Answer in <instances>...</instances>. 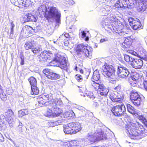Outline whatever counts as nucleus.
<instances>
[{"instance_id": "nucleus-18", "label": "nucleus", "mask_w": 147, "mask_h": 147, "mask_svg": "<svg viewBox=\"0 0 147 147\" xmlns=\"http://www.w3.org/2000/svg\"><path fill=\"white\" fill-rule=\"evenodd\" d=\"M33 30H34V29L32 27L26 25L23 28L21 32H23L24 34L28 35L32 34Z\"/></svg>"}, {"instance_id": "nucleus-10", "label": "nucleus", "mask_w": 147, "mask_h": 147, "mask_svg": "<svg viewBox=\"0 0 147 147\" xmlns=\"http://www.w3.org/2000/svg\"><path fill=\"white\" fill-rule=\"evenodd\" d=\"M42 72L46 77L51 80H57L60 77L59 75L51 71L50 69H44Z\"/></svg>"}, {"instance_id": "nucleus-9", "label": "nucleus", "mask_w": 147, "mask_h": 147, "mask_svg": "<svg viewBox=\"0 0 147 147\" xmlns=\"http://www.w3.org/2000/svg\"><path fill=\"white\" fill-rule=\"evenodd\" d=\"M44 96L45 97L47 103H49L52 102L51 105L55 104V105H59L62 103L61 101L57 98H54L53 94L51 93L47 94L46 93L43 94Z\"/></svg>"}, {"instance_id": "nucleus-55", "label": "nucleus", "mask_w": 147, "mask_h": 147, "mask_svg": "<svg viewBox=\"0 0 147 147\" xmlns=\"http://www.w3.org/2000/svg\"><path fill=\"white\" fill-rule=\"evenodd\" d=\"M82 36L83 38H84L86 36V34L84 31H82L81 32Z\"/></svg>"}, {"instance_id": "nucleus-36", "label": "nucleus", "mask_w": 147, "mask_h": 147, "mask_svg": "<svg viewBox=\"0 0 147 147\" xmlns=\"http://www.w3.org/2000/svg\"><path fill=\"white\" fill-rule=\"evenodd\" d=\"M142 101L141 97L131 100V102L136 106H138L140 105Z\"/></svg>"}, {"instance_id": "nucleus-20", "label": "nucleus", "mask_w": 147, "mask_h": 147, "mask_svg": "<svg viewBox=\"0 0 147 147\" xmlns=\"http://www.w3.org/2000/svg\"><path fill=\"white\" fill-rule=\"evenodd\" d=\"M100 88L98 90L100 94L102 96H106L109 92V89L106 88L103 84H100Z\"/></svg>"}, {"instance_id": "nucleus-27", "label": "nucleus", "mask_w": 147, "mask_h": 147, "mask_svg": "<svg viewBox=\"0 0 147 147\" xmlns=\"http://www.w3.org/2000/svg\"><path fill=\"white\" fill-rule=\"evenodd\" d=\"M5 116L2 114L0 115V128H5L7 127V124L3 120L5 119Z\"/></svg>"}, {"instance_id": "nucleus-35", "label": "nucleus", "mask_w": 147, "mask_h": 147, "mask_svg": "<svg viewBox=\"0 0 147 147\" xmlns=\"http://www.w3.org/2000/svg\"><path fill=\"white\" fill-rule=\"evenodd\" d=\"M31 93L32 95H37L39 93V91L37 87V86H31Z\"/></svg>"}, {"instance_id": "nucleus-44", "label": "nucleus", "mask_w": 147, "mask_h": 147, "mask_svg": "<svg viewBox=\"0 0 147 147\" xmlns=\"http://www.w3.org/2000/svg\"><path fill=\"white\" fill-rule=\"evenodd\" d=\"M26 16L27 18L26 22L33 21V19L34 18V16L32 14L28 13L26 15Z\"/></svg>"}, {"instance_id": "nucleus-29", "label": "nucleus", "mask_w": 147, "mask_h": 147, "mask_svg": "<svg viewBox=\"0 0 147 147\" xmlns=\"http://www.w3.org/2000/svg\"><path fill=\"white\" fill-rule=\"evenodd\" d=\"M120 2L121 6L122 8H130L129 5V0H119Z\"/></svg>"}, {"instance_id": "nucleus-57", "label": "nucleus", "mask_w": 147, "mask_h": 147, "mask_svg": "<svg viewBox=\"0 0 147 147\" xmlns=\"http://www.w3.org/2000/svg\"><path fill=\"white\" fill-rule=\"evenodd\" d=\"M74 3V1L72 0H70L69 2V4L70 5H72Z\"/></svg>"}, {"instance_id": "nucleus-2", "label": "nucleus", "mask_w": 147, "mask_h": 147, "mask_svg": "<svg viewBox=\"0 0 147 147\" xmlns=\"http://www.w3.org/2000/svg\"><path fill=\"white\" fill-rule=\"evenodd\" d=\"M49 11L46 5H41L38 8V10L39 14L43 15L47 20L55 17L58 20H60L61 14L58 11L57 9L55 7L51 6L48 7Z\"/></svg>"}, {"instance_id": "nucleus-34", "label": "nucleus", "mask_w": 147, "mask_h": 147, "mask_svg": "<svg viewBox=\"0 0 147 147\" xmlns=\"http://www.w3.org/2000/svg\"><path fill=\"white\" fill-rule=\"evenodd\" d=\"M58 63L59 64L60 67L62 69L66 68L67 67L66 60L64 57L62 59L61 61L59 62Z\"/></svg>"}, {"instance_id": "nucleus-62", "label": "nucleus", "mask_w": 147, "mask_h": 147, "mask_svg": "<svg viewBox=\"0 0 147 147\" xmlns=\"http://www.w3.org/2000/svg\"><path fill=\"white\" fill-rule=\"evenodd\" d=\"M80 72L82 74H84V71H83V70H82V69H80Z\"/></svg>"}, {"instance_id": "nucleus-8", "label": "nucleus", "mask_w": 147, "mask_h": 147, "mask_svg": "<svg viewBox=\"0 0 147 147\" xmlns=\"http://www.w3.org/2000/svg\"><path fill=\"white\" fill-rule=\"evenodd\" d=\"M54 54L52 51H44L42 52L39 56L40 61H47L50 60L53 57V54Z\"/></svg>"}, {"instance_id": "nucleus-56", "label": "nucleus", "mask_w": 147, "mask_h": 147, "mask_svg": "<svg viewBox=\"0 0 147 147\" xmlns=\"http://www.w3.org/2000/svg\"><path fill=\"white\" fill-rule=\"evenodd\" d=\"M64 35L66 37V38H68L69 37V34L68 33H65L64 34Z\"/></svg>"}, {"instance_id": "nucleus-58", "label": "nucleus", "mask_w": 147, "mask_h": 147, "mask_svg": "<svg viewBox=\"0 0 147 147\" xmlns=\"http://www.w3.org/2000/svg\"><path fill=\"white\" fill-rule=\"evenodd\" d=\"M24 59L21 60V61L20 62V65H24Z\"/></svg>"}, {"instance_id": "nucleus-52", "label": "nucleus", "mask_w": 147, "mask_h": 147, "mask_svg": "<svg viewBox=\"0 0 147 147\" xmlns=\"http://www.w3.org/2000/svg\"><path fill=\"white\" fill-rule=\"evenodd\" d=\"M143 84L144 88L147 91V81L146 80H144Z\"/></svg>"}, {"instance_id": "nucleus-13", "label": "nucleus", "mask_w": 147, "mask_h": 147, "mask_svg": "<svg viewBox=\"0 0 147 147\" xmlns=\"http://www.w3.org/2000/svg\"><path fill=\"white\" fill-rule=\"evenodd\" d=\"M13 111L11 109H8L5 113V118L6 121L9 123L11 124L13 121V117L14 116Z\"/></svg>"}, {"instance_id": "nucleus-5", "label": "nucleus", "mask_w": 147, "mask_h": 147, "mask_svg": "<svg viewBox=\"0 0 147 147\" xmlns=\"http://www.w3.org/2000/svg\"><path fill=\"white\" fill-rule=\"evenodd\" d=\"M53 104L51 105L50 108L47 109L45 115L48 117H56L60 116L63 113V111Z\"/></svg>"}, {"instance_id": "nucleus-1", "label": "nucleus", "mask_w": 147, "mask_h": 147, "mask_svg": "<svg viewBox=\"0 0 147 147\" xmlns=\"http://www.w3.org/2000/svg\"><path fill=\"white\" fill-rule=\"evenodd\" d=\"M125 129L128 131L129 137L134 140L141 138L143 134H147V130L139 122H129L127 123Z\"/></svg>"}, {"instance_id": "nucleus-30", "label": "nucleus", "mask_w": 147, "mask_h": 147, "mask_svg": "<svg viewBox=\"0 0 147 147\" xmlns=\"http://www.w3.org/2000/svg\"><path fill=\"white\" fill-rule=\"evenodd\" d=\"M34 45V43L33 42L28 41L25 43L24 47L26 50H28L31 49Z\"/></svg>"}, {"instance_id": "nucleus-23", "label": "nucleus", "mask_w": 147, "mask_h": 147, "mask_svg": "<svg viewBox=\"0 0 147 147\" xmlns=\"http://www.w3.org/2000/svg\"><path fill=\"white\" fill-rule=\"evenodd\" d=\"M111 23L113 26H114L115 27H117L119 26V25L120 24V22L118 19L116 18H114L113 17H111L110 20Z\"/></svg>"}, {"instance_id": "nucleus-17", "label": "nucleus", "mask_w": 147, "mask_h": 147, "mask_svg": "<svg viewBox=\"0 0 147 147\" xmlns=\"http://www.w3.org/2000/svg\"><path fill=\"white\" fill-rule=\"evenodd\" d=\"M143 64V61L140 59H134L132 63L133 67L136 69L141 68Z\"/></svg>"}, {"instance_id": "nucleus-51", "label": "nucleus", "mask_w": 147, "mask_h": 147, "mask_svg": "<svg viewBox=\"0 0 147 147\" xmlns=\"http://www.w3.org/2000/svg\"><path fill=\"white\" fill-rule=\"evenodd\" d=\"M49 127H53L56 125L55 122H50L49 123Z\"/></svg>"}, {"instance_id": "nucleus-38", "label": "nucleus", "mask_w": 147, "mask_h": 147, "mask_svg": "<svg viewBox=\"0 0 147 147\" xmlns=\"http://www.w3.org/2000/svg\"><path fill=\"white\" fill-rule=\"evenodd\" d=\"M18 113L19 116L21 117L28 114V111L26 109H21L19 111Z\"/></svg>"}, {"instance_id": "nucleus-7", "label": "nucleus", "mask_w": 147, "mask_h": 147, "mask_svg": "<svg viewBox=\"0 0 147 147\" xmlns=\"http://www.w3.org/2000/svg\"><path fill=\"white\" fill-rule=\"evenodd\" d=\"M113 107L111 109V111L113 114L117 117H121L125 114L126 108L125 105L122 102Z\"/></svg>"}, {"instance_id": "nucleus-22", "label": "nucleus", "mask_w": 147, "mask_h": 147, "mask_svg": "<svg viewBox=\"0 0 147 147\" xmlns=\"http://www.w3.org/2000/svg\"><path fill=\"white\" fill-rule=\"evenodd\" d=\"M100 75L99 74L98 71L95 70L93 72V74L91 79L92 82H99V81H102L100 80Z\"/></svg>"}, {"instance_id": "nucleus-63", "label": "nucleus", "mask_w": 147, "mask_h": 147, "mask_svg": "<svg viewBox=\"0 0 147 147\" xmlns=\"http://www.w3.org/2000/svg\"><path fill=\"white\" fill-rule=\"evenodd\" d=\"M144 59L147 61V55H146L145 57H144Z\"/></svg>"}, {"instance_id": "nucleus-16", "label": "nucleus", "mask_w": 147, "mask_h": 147, "mask_svg": "<svg viewBox=\"0 0 147 147\" xmlns=\"http://www.w3.org/2000/svg\"><path fill=\"white\" fill-rule=\"evenodd\" d=\"M131 21H130V23H131L133 26V28L134 30H136L142 28V24L140 20L138 19H134L131 18Z\"/></svg>"}, {"instance_id": "nucleus-54", "label": "nucleus", "mask_w": 147, "mask_h": 147, "mask_svg": "<svg viewBox=\"0 0 147 147\" xmlns=\"http://www.w3.org/2000/svg\"><path fill=\"white\" fill-rule=\"evenodd\" d=\"M127 51L128 52L133 55H135V53H136L135 52L131 50L127 49Z\"/></svg>"}, {"instance_id": "nucleus-33", "label": "nucleus", "mask_w": 147, "mask_h": 147, "mask_svg": "<svg viewBox=\"0 0 147 147\" xmlns=\"http://www.w3.org/2000/svg\"><path fill=\"white\" fill-rule=\"evenodd\" d=\"M1 86L0 85V98L2 100L5 101L7 100V97L3 90L1 88Z\"/></svg>"}, {"instance_id": "nucleus-21", "label": "nucleus", "mask_w": 147, "mask_h": 147, "mask_svg": "<svg viewBox=\"0 0 147 147\" xmlns=\"http://www.w3.org/2000/svg\"><path fill=\"white\" fill-rule=\"evenodd\" d=\"M63 127V131L65 134H73L70 123L64 125Z\"/></svg>"}, {"instance_id": "nucleus-47", "label": "nucleus", "mask_w": 147, "mask_h": 147, "mask_svg": "<svg viewBox=\"0 0 147 147\" xmlns=\"http://www.w3.org/2000/svg\"><path fill=\"white\" fill-rule=\"evenodd\" d=\"M83 76L79 74H76L75 78L77 81L78 82H81L83 80Z\"/></svg>"}, {"instance_id": "nucleus-48", "label": "nucleus", "mask_w": 147, "mask_h": 147, "mask_svg": "<svg viewBox=\"0 0 147 147\" xmlns=\"http://www.w3.org/2000/svg\"><path fill=\"white\" fill-rule=\"evenodd\" d=\"M86 94L87 96L92 99H94L95 98V96L91 92L87 91L86 93Z\"/></svg>"}, {"instance_id": "nucleus-39", "label": "nucleus", "mask_w": 147, "mask_h": 147, "mask_svg": "<svg viewBox=\"0 0 147 147\" xmlns=\"http://www.w3.org/2000/svg\"><path fill=\"white\" fill-rule=\"evenodd\" d=\"M22 5L25 7H28L31 4L30 0H21Z\"/></svg>"}, {"instance_id": "nucleus-40", "label": "nucleus", "mask_w": 147, "mask_h": 147, "mask_svg": "<svg viewBox=\"0 0 147 147\" xmlns=\"http://www.w3.org/2000/svg\"><path fill=\"white\" fill-rule=\"evenodd\" d=\"M129 5L130 6V8H131L137 5L138 1L137 0H129Z\"/></svg>"}, {"instance_id": "nucleus-19", "label": "nucleus", "mask_w": 147, "mask_h": 147, "mask_svg": "<svg viewBox=\"0 0 147 147\" xmlns=\"http://www.w3.org/2000/svg\"><path fill=\"white\" fill-rule=\"evenodd\" d=\"M45 98L43 94L39 95L37 97L36 99L39 106L41 107L47 103Z\"/></svg>"}, {"instance_id": "nucleus-53", "label": "nucleus", "mask_w": 147, "mask_h": 147, "mask_svg": "<svg viewBox=\"0 0 147 147\" xmlns=\"http://www.w3.org/2000/svg\"><path fill=\"white\" fill-rule=\"evenodd\" d=\"M65 147H72V145L69 142H66L65 144Z\"/></svg>"}, {"instance_id": "nucleus-60", "label": "nucleus", "mask_w": 147, "mask_h": 147, "mask_svg": "<svg viewBox=\"0 0 147 147\" xmlns=\"http://www.w3.org/2000/svg\"><path fill=\"white\" fill-rule=\"evenodd\" d=\"M105 41H106V40L105 39H100V42L102 43V42H104Z\"/></svg>"}, {"instance_id": "nucleus-41", "label": "nucleus", "mask_w": 147, "mask_h": 147, "mask_svg": "<svg viewBox=\"0 0 147 147\" xmlns=\"http://www.w3.org/2000/svg\"><path fill=\"white\" fill-rule=\"evenodd\" d=\"M35 45L34 44V45L31 49V50L34 54H36L40 51V50L39 47H35Z\"/></svg>"}, {"instance_id": "nucleus-3", "label": "nucleus", "mask_w": 147, "mask_h": 147, "mask_svg": "<svg viewBox=\"0 0 147 147\" xmlns=\"http://www.w3.org/2000/svg\"><path fill=\"white\" fill-rule=\"evenodd\" d=\"M92 49L88 44L80 43L76 45L74 51L77 55L86 58L89 57L90 53L92 51Z\"/></svg>"}, {"instance_id": "nucleus-32", "label": "nucleus", "mask_w": 147, "mask_h": 147, "mask_svg": "<svg viewBox=\"0 0 147 147\" xmlns=\"http://www.w3.org/2000/svg\"><path fill=\"white\" fill-rule=\"evenodd\" d=\"M28 80L31 86H37V81L34 77L31 76L29 78Z\"/></svg>"}, {"instance_id": "nucleus-42", "label": "nucleus", "mask_w": 147, "mask_h": 147, "mask_svg": "<svg viewBox=\"0 0 147 147\" xmlns=\"http://www.w3.org/2000/svg\"><path fill=\"white\" fill-rule=\"evenodd\" d=\"M129 81V83L131 85L133 86H136L138 85V83L139 82L138 81H136V80H134L131 78L130 79Z\"/></svg>"}, {"instance_id": "nucleus-49", "label": "nucleus", "mask_w": 147, "mask_h": 147, "mask_svg": "<svg viewBox=\"0 0 147 147\" xmlns=\"http://www.w3.org/2000/svg\"><path fill=\"white\" fill-rule=\"evenodd\" d=\"M90 72L87 71L85 70L84 71V74H82V76L84 78L87 79L89 75Z\"/></svg>"}, {"instance_id": "nucleus-12", "label": "nucleus", "mask_w": 147, "mask_h": 147, "mask_svg": "<svg viewBox=\"0 0 147 147\" xmlns=\"http://www.w3.org/2000/svg\"><path fill=\"white\" fill-rule=\"evenodd\" d=\"M72 134H75L80 131L82 129L81 124L78 121L73 122L70 123Z\"/></svg>"}, {"instance_id": "nucleus-50", "label": "nucleus", "mask_w": 147, "mask_h": 147, "mask_svg": "<svg viewBox=\"0 0 147 147\" xmlns=\"http://www.w3.org/2000/svg\"><path fill=\"white\" fill-rule=\"evenodd\" d=\"M114 7L115 8H122L121 6L120 1L119 0H118L117 1V2L115 4Z\"/></svg>"}, {"instance_id": "nucleus-14", "label": "nucleus", "mask_w": 147, "mask_h": 147, "mask_svg": "<svg viewBox=\"0 0 147 147\" xmlns=\"http://www.w3.org/2000/svg\"><path fill=\"white\" fill-rule=\"evenodd\" d=\"M118 95H119V94L118 93L117 94L112 93L110 95V98L113 102L121 103L123 102V99L120 96H119Z\"/></svg>"}, {"instance_id": "nucleus-59", "label": "nucleus", "mask_w": 147, "mask_h": 147, "mask_svg": "<svg viewBox=\"0 0 147 147\" xmlns=\"http://www.w3.org/2000/svg\"><path fill=\"white\" fill-rule=\"evenodd\" d=\"M20 58L21 59V60H23L24 59V56L22 54H21L20 55Z\"/></svg>"}, {"instance_id": "nucleus-46", "label": "nucleus", "mask_w": 147, "mask_h": 147, "mask_svg": "<svg viewBox=\"0 0 147 147\" xmlns=\"http://www.w3.org/2000/svg\"><path fill=\"white\" fill-rule=\"evenodd\" d=\"M114 91L118 92H120L121 91V87L120 84H118L116 86L113 88Z\"/></svg>"}, {"instance_id": "nucleus-6", "label": "nucleus", "mask_w": 147, "mask_h": 147, "mask_svg": "<svg viewBox=\"0 0 147 147\" xmlns=\"http://www.w3.org/2000/svg\"><path fill=\"white\" fill-rule=\"evenodd\" d=\"M102 73L104 76L109 78H111L115 75V68L112 65L105 63L102 67Z\"/></svg>"}, {"instance_id": "nucleus-28", "label": "nucleus", "mask_w": 147, "mask_h": 147, "mask_svg": "<svg viewBox=\"0 0 147 147\" xmlns=\"http://www.w3.org/2000/svg\"><path fill=\"white\" fill-rule=\"evenodd\" d=\"M137 118L146 127L147 125V119L142 115H138V114Z\"/></svg>"}, {"instance_id": "nucleus-31", "label": "nucleus", "mask_w": 147, "mask_h": 147, "mask_svg": "<svg viewBox=\"0 0 147 147\" xmlns=\"http://www.w3.org/2000/svg\"><path fill=\"white\" fill-rule=\"evenodd\" d=\"M103 83L102 81H99V82H92V86L95 89L99 90L100 86V84H102Z\"/></svg>"}, {"instance_id": "nucleus-64", "label": "nucleus", "mask_w": 147, "mask_h": 147, "mask_svg": "<svg viewBox=\"0 0 147 147\" xmlns=\"http://www.w3.org/2000/svg\"><path fill=\"white\" fill-rule=\"evenodd\" d=\"M77 67L76 66V67H75V69H76V71H78V70L77 69Z\"/></svg>"}, {"instance_id": "nucleus-25", "label": "nucleus", "mask_w": 147, "mask_h": 147, "mask_svg": "<svg viewBox=\"0 0 147 147\" xmlns=\"http://www.w3.org/2000/svg\"><path fill=\"white\" fill-rule=\"evenodd\" d=\"M54 53V54H53V55L55 56L54 57L53 59V61H55L56 62L58 63L64 57L61 56V55L58 53L57 52H55L53 51H52Z\"/></svg>"}, {"instance_id": "nucleus-37", "label": "nucleus", "mask_w": 147, "mask_h": 147, "mask_svg": "<svg viewBox=\"0 0 147 147\" xmlns=\"http://www.w3.org/2000/svg\"><path fill=\"white\" fill-rule=\"evenodd\" d=\"M11 27L10 31L9 33V32H8L7 33L9 34V38L10 39H12L13 38V35L14 34V30L13 28L15 27L14 24L13 23V22L11 23Z\"/></svg>"}, {"instance_id": "nucleus-43", "label": "nucleus", "mask_w": 147, "mask_h": 147, "mask_svg": "<svg viewBox=\"0 0 147 147\" xmlns=\"http://www.w3.org/2000/svg\"><path fill=\"white\" fill-rule=\"evenodd\" d=\"M125 60L127 62H133L134 59L128 55H125L124 56Z\"/></svg>"}, {"instance_id": "nucleus-45", "label": "nucleus", "mask_w": 147, "mask_h": 147, "mask_svg": "<svg viewBox=\"0 0 147 147\" xmlns=\"http://www.w3.org/2000/svg\"><path fill=\"white\" fill-rule=\"evenodd\" d=\"M130 78L134 80H136V81H138L139 82L140 77L138 74H135L131 76Z\"/></svg>"}, {"instance_id": "nucleus-4", "label": "nucleus", "mask_w": 147, "mask_h": 147, "mask_svg": "<svg viewBox=\"0 0 147 147\" xmlns=\"http://www.w3.org/2000/svg\"><path fill=\"white\" fill-rule=\"evenodd\" d=\"M86 139L89 143L92 144L101 140L106 139L107 138L105 135L102 132L95 134L92 132H90L88 134Z\"/></svg>"}, {"instance_id": "nucleus-15", "label": "nucleus", "mask_w": 147, "mask_h": 147, "mask_svg": "<svg viewBox=\"0 0 147 147\" xmlns=\"http://www.w3.org/2000/svg\"><path fill=\"white\" fill-rule=\"evenodd\" d=\"M132 41V39L130 37H127L125 38L121 46L124 49L128 48L131 46Z\"/></svg>"}, {"instance_id": "nucleus-26", "label": "nucleus", "mask_w": 147, "mask_h": 147, "mask_svg": "<svg viewBox=\"0 0 147 147\" xmlns=\"http://www.w3.org/2000/svg\"><path fill=\"white\" fill-rule=\"evenodd\" d=\"M140 97V95L138 94L137 91L135 92L133 90L131 91L130 97L131 101Z\"/></svg>"}, {"instance_id": "nucleus-61", "label": "nucleus", "mask_w": 147, "mask_h": 147, "mask_svg": "<svg viewBox=\"0 0 147 147\" xmlns=\"http://www.w3.org/2000/svg\"><path fill=\"white\" fill-rule=\"evenodd\" d=\"M88 40H89L88 37V36L86 37L85 39V40L86 41H88Z\"/></svg>"}, {"instance_id": "nucleus-24", "label": "nucleus", "mask_w": 147, "mask_h": 147, "mask_svg": "<svg viewBox=\"0 0 147 147\" xmlns=\"http://www.w3.org/2000/svg\"><path fill=\"white\" fill-rule=\"evenodd\" d=\"M127 111L132 115H138V112L136 111V110L130 104H127L126 105Z\"/></svg>"}, {"instance_id": "nucleus-11", "label": "nucleus", "mask_w": 147, "mask_h": 147, "mask_svg": "<svg viewBox=\"0 0 147 147\" xmlns=\"http://www.w3.org/2000/svg\"><path fill=\"white\" fill-rule=\"evenodd\" d=\"M117 74L119 77L125 78L128 76L129 72L126 67L120 66L118 67Z\"/></svg>"}]
</instances>
